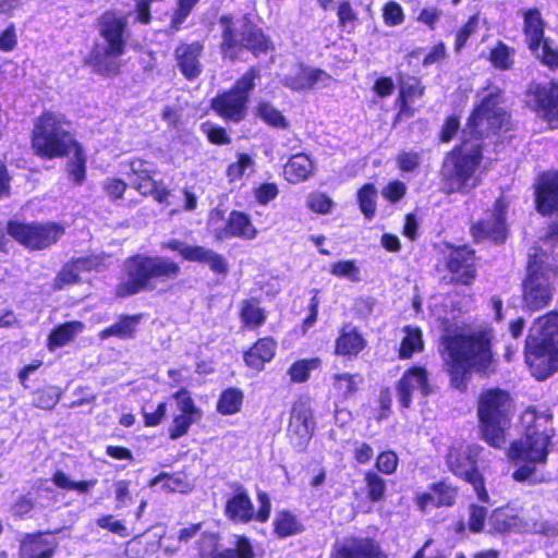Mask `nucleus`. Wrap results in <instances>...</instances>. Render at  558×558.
<instances>
[{"instance_id":"nucleus-1","label":"nucleus","mask_w":558,"mask_h":558,"mask_svg":"<svg viewBox=\"0 0 558 558\" xmlns=\"http://www.w3.org/2000/svg\"><path fill=\"white\" fill-rule=\"evenodd\" d=\"M509 121L506 109L501 106V92L498 87L488 89L472 112L466 128L463 130L464 140L456 146L444 159L440 175L444 190L448 194L470 193L481 183L477 171L482 162V147L477 140L490 132H496Z\"/></svg>"},{"instance_id":"nucleus-2","label":"nucleus","mask_w":558,"mask_h":558,"mask_svg":"<svg viewBox=\"0 0 558 558\" xmlns=\"http://www.w3.org/2000/svg\"><path fill=\"white\" fill-rule=\"evenodd\" d=\"M551 420L553 414L547 409L529 408L521 415L525 436L507 450V457L517 468L512 474L514 481L535 485L549 480L539 466L546 463L549 440L555 435Z\"/></svg>"},{"instance_id":"nucleus-3","label":"nucleus","mask_w":558,"mask_h":558,"mask_svg":"<svg viewBox=\"0 0 558 558\" xmlns=\"http://www.w3.org/2000/svg\"><path fill=\"white\" fill-rule=\"evenodd\" d=\"M490 338L489 329L482 327L461 328L442 336L441 355L456 389H466L472 371L492 372Z\"/></svg>"},{"instance_id":"nucleus-4","label":"nucleus","mask_w":558,"mask_h":558,"mask_svg":"<svg viewBox=\"0 0 558 558\" xmlns=\"http://www.w3.org/2000/svg\"><path fill=\"white\" fill-rule=\"evenodd\" d=\"M525 362L539 380L558 369V313L539 317L533 324L526 339Z\"/></svg>"},{"instance_id":"nucleus-5","label":"nucleus","mask_w":558,"mask_h":558,"mask_svg":"<svg viewBox=\"0 0 558 558\" xmlns=\"http://www.w3.org/2000/svg\"><path fill=\"white\" fill-rule=\"evenodd\" d=\"M125 270L126 278L117 288V295L121 298L151 291L159 283L174 280L180 266L168 257L138 254L125 262Z\"/></svg>"},{"instance_id":"nucleus-6","label":"nucleus","mask_w":558,"mask_h":558,"mask_svg":"<svg viewBox=\"0 0 558 558\" xmlns=\"http://www.w3.org/2000/svg\"><path fill=\"white\" fill-rule=\"evenodd\" d=\"M128 17L116 12H106L99 20L101 41L90 52L88 63L101 75L117 74L128 40Z\"/></svg>"},{"instance_id":"nucleus-7","label":"nucleus","mask_w":558,"mask_h":558,"mask_svg":"<svg viewBox=\"0 0 558 558\" xmlns=\"http://www.w3.org/2000/svg\"><path fill=\"white\" fill-rule=\"evenodd\" d=\"M512 400L502 389L482 391L477 403V415L483 439L492 447L501 448L506 444V432L510 425Z\"/></svg>"},{"instance_id":"nucleus-8","label":"nucleus","mask_w":558,"mask_h":558,"mask_svg":"<svg viewBox=\"0 0 558 558\" xmlns=\"http://www.w3.org/2000/svg\"><path fill=\"white\" fill-rule=\"evenodd\" d=\"M549 259L542 251L530 255L527 277L523 282V303L531 311L547 306L553 298L557 265Z\"/></svg>"},{"instance_id":"nucleus-9","label":"nucleus","mask_w":558,"mask_h":558,"mask_svg":"<svg viewBox=\"0 0 558 558\" xmlns=\"http://www.w3.org/2000/svg\"><path fill=\"white\" fill-rule=\"evenodd\" d=\"M65 124L61 114L52 112H46L37 119L32 137L37 155L51 159L72 153L77 143L64 128Z\"/></svg>"},{"instance_id":"nucleus-10","label":"nucleus","mask_w":558,"mask_h":558,"mask_svg":"<svg viewBox=\"0 0 558 558\" xmlns=\"http://www.w3.org/2000/svg\"><path fill=\"white\" fill-rule=\"evenodd\" d=\"M259 71L251 68L230 88L210 101V108L223 120L239 123L246 117L250 95L255 87Z\"/></svg>"},{"instance_id":"nucleus-11","label":"nucleus","mask_w":558,"mask_h":558,"mask_svg":"<svg viewBox=\"0 0 558 558\" xmlns=\"http://www.w3.org/2000/svg\"><path fill=\"white\" fill-rule=\"evenodd\" d=\"M476 448L465 446L453 447L447 454V464L456 475L464 478L473 486L481 501L489 502V496L485 489L483 476L476 469Z\"/></svg>"},{"instance_id":"nucleus-12","label":"nucleus","mask_w":558,"mask_h":558,"mask_svg":"<svg viewBox=\"0 0 558 558\" xmlns=\"http://www.w3.org/2000/svg\"><path fill=\"white\" fill-rule=\"evenodd\" d=\"M8 232L21 244L32 250H43L56 243L64 233V228L52 222L45 225L10 222Z\"/></svg>"},{"instance_id":"nucleus-13","label":"nucleus","mask_w":558,"mask_h":558,"mask_svg":"<svg viewBox=\"0 0 558 558\" xmlns=\"http://www.w3.org/2000/svg\"><path fill=\"white\" fill-rule=\"evenodd\" d=\"M238 46L251 50L255 56L270 49V43L260 29L246 22H243L239 31L227 27L223 32L222 49L225 54L233 57L231 49Z\"/></svg>"},{"instance_id":"nucleus-14","label":"nucleus","mask_w":558,"mask_h":558,"mask_svg":"<svg viewBox=\"0 0 558 558\" xmlns=\"http://www.w3.org/2000/svg\"><path fill=\"white\" fill-rule=\"evenodd\" d=\"M238 46L251 50L255 56L270 49V43L260 29L246 22H243L239 31L227 27L223 32L222 49L225 54L233 57L231 49Z\"/></svg>"},{"instance_id":"nucleus-15","label":"nucleus","mask_w":558,"mask_h":558,"mask_svg":"<svg viewBox=\"0 0 558 558\" xmlns=\"http://www.w3.org/2000/svg\"><path fill=\"white\" fill-rule=\"evenodd\" d=\"M508 203L500 197L498 198L493 209L485 213V217L478 222L474 223L471 228L472 234L475 240H492L495 242H502L507 236L506 213Z\"/></svg>"},{"instance_id":"nucleus-16","label":"nucleus","mask_w":558,"mask_h":558,"mask_svg":"<svg viewBox=\"0 0 558 558\" xmlns=\"http://www.w3.org/2000/svg\"><path fill=\"white\" fill-rule=\"evenodd\" d=\"M162 245L178 252L185 260L208 265L211 271L217 275L226 276L229 271L227 259L210 248L199 245H189L177 239L169 240Z\"/></svg>"},{"instance_id":"nucleus-17","label":"nucleus","mask_w":558,"mask_h":558,"mask_svg":"<svg viewBox=\"0 0 558 558\" xmlns=\"http://www.w3.org/2000/svg\"><path fill=\"white\" fill-rule=\"evenodd\" d=\"M254 553L250 541L240 536L235 548H225L216 534H203L198 541V558H253Z\"/></svg>"},{"instance_id":"nucleus-18","label":"nucleus","mask_w":558,"mask_h":558,"mask_svg":"<svg viewBox=\"0 0 558 558\" xmlns=\"http://www.w3.org/2000/svg\"><path fill=\"white\" fill-rule=\"evenodd\" d=\"M315 428L313 412L306 401L294 403L288 426V435L294 447L302 449L311 440Z\"/></svg>"},{"instance_id":"nucleus-19","label":"nucleus","mask_w":558,"mask_h":558,"mask_svg":"<svg viewBox=\"0 0 558 558\" xmlns=\"http://www.w3.org/2000/svg\"><path fill=\"white\" fill-rule=\"evenodd\" d=\"M396 389L401 407L409 408L413 398H425L430 393L427 371L420 366L408 369L399 379Z\"/></svg>"},{"instance_id":"nucleus-20","label":"nucleus","mask_w":558,"mask_h":558,"mask_svg":"<svg viewBox=\"0 0 558 558\" xmlns=\"http://www.w3.org/2000/svg\"><path fill=\"white\" fill-rule=\"evenodd\" d=\"M495 532H521L536 526V521L530 518L523 508L505 507L495 509L488 520Z\"/></svg>"},{"instance_id":"nucleus-21","label":"nucleus","mask_w":558,"mask_h":558,"mask_svg":"<svg viewBox=\"0 0 558 558\" xmlns=\"http://www.w3.org/2000/svg\"><path fill=\"white\" fill-rule=\"evenodd\" d=\"M531 107L550 129H558V84L531 87Z\"/></svg>"},{"instance_id":"nucleus-22","label":"nucleus","mask_w":558,"mask_h":558,"mask_svg":"<svg viewBox=\"0 0 558 558\" xmlns=\"http://www.w3.org/2000/svg\"><path fill=\"white\" fill-rule=\"evenodd\" d=\"M331 76L324 70L305 65H298L290 74L286 75L282 83L292 90L301 92L315 87H327Z\"/></svg>"},{"instance_id":"nucleus-23","label":"nucleus","mask_w":558,"mask_h":558,"mask_svg":"<svg viewBox=\"0 0 558 558\" xmlns=\"http://www.w3.org/2000/svg\"><path fill=\"white\" fill-rule=\"evenodd\" d=\"M447 267L452 274V280L469 284L475 277L474 252L465 246L450 251Z\"/></svg>"},{"instance_id":"nucleus-24","label":"nucleus","mask_w":558,"mask_h":558,"mask_svg":"<svg viewBox=\"0 0 558 558\" xmlns=\"http://www.w3.org/2000/svg\"><path fill=\"white\" fill-rule=\"evenodd\" d=\"M535 190L539 213L547 215L558 208V172H546L539 175Z\"/></svg>"},{"instance_id":"nucleus-25","label":"nucleus","mask_w":558,"mask_h":558,"mask_svg":"<svg viewBox=\"0 0 558 558\" xmlns=\"http://www.w3.org/2000/svg\"><path fill=\"white\" fill-rule=\"evenodd\" d=\"M377 545L369 538L345 537L335 543L330 558H376Z\"/></svg>"},{"instance_id":"nucleus-26","label":"nucleus","mask_w":558,"mask_h":558,"mask_svg":"<svg viewBox=\"0 0 558 558\" xmlns=\"http://www.w3.org/2000/svg\"><path fill=\"white\" fill-rule=\"evenodd\" d=\"M225 513L230 520L240 523H247L254 519V507L243 486H235L232 496L226 502Z\"/></svg>"},{"instance_id":"nucleus-27","label":"nucleus","mask_w":558,"mask_h":558,"mask_svg":"<svg viewBox=\"0 0 558 558\" xmlns=\"http://www.w3.org/2000/svg\"><path fill=\"white\" fill-rule=\"evenodd\" d=\"M257 231L252 225L248 216L240 211H232L223 229L217 232V238L223 240L227 238H242L252 240L256 236Z\"/></svg>"},{"instance_id":"nucleus-28","label":"nucleus","mask_w":558,"mask_h":558,"mask_svg":"<svg viewBox=\"0 0 558 558\" xmlns=\"http://www.w3.org/2000/svg\"><path fill=\"white\" fill-rule=\"evenodd\" d=\"M57 542L41 534L27 535L20 545V558H52Z\"/></svg>"},{"instance_id":"nucleus-29","label":"nucleus","mask_w":558,"mask_h":558,"mask_svg":"<svg viewBox=\"0 0 558 558\" xmlns=\"http://www.w3.org/2000/svg\"><path fill=\"white\" fill-rule=\"evenodd\" d=\"M202 49L199 44L194 43L191 45H181L175 50L180 70L189 80L197 77L202 72L199 63Z\"/></svg>"},{"instance_id":"nucleus-30","label":"nucleus","mask_w":558,"mask_h":558,"mask_svg":"<svg viewBox=\"0 0 558 558\" xmlns=\"http://www.w3.org/2000/svg\"><path fill=\"white\" fill-rule=\"evenodd\" d=\"M366 345L365 339L352 324H345L336 340L335 352L338 355H357Z\"/></svg>"},{"instance_id":"nucleus-31","label":"nucleus","mask_w":558,"mask_h":558,"mask_svg":"<svg viewBox=\"0 0 558 558\" xmlns=\"http://www.w3.org/2000/svg\"><path fill=\"white\" fill-rule=\"evenodd\" d=\"M276 349L277 343L272 338H262L245 352L244 361L247 366L256 371H262L264 365L274 359Z\"/></svg>"},{"instance_id":"nucleus-32","label":"nucleus","mask_w":558,"mask_h":558,"mask_svg":"<svg viewBox=\"0 0 558 558\" xmlns=\"http://www.w3.org/2000/svg\"><path fill=\"white\" fill-rule=\"evenodd\" d=\"M130 180L134 189L141 194L147 195L151 186H154L155 165L146 160L134 159L130 162Z\"/></svg>"},{"instance_id":"nucleus-33","label":"nucleus","mask_w":558,"mask_h":558,"mask_svg":"<svg viewBox=\"0 0 558 558\" xmlns=\"http://www.w3.org/2000/svg\"><path fill=\"white\" fill-rule=\"evenodd\" d=\"M524 19V34L529 48L536 51L544 37V21L541 12L537 9H529L523 13Z\"/></svg>"},{"instance_id":"nucleus-34","label":"nucleus","mask_w":558,"mask_h":558,"mask_svg":"<svg viewBox=\"0 0 558 558\" xmlns=\"http://www.w3.org/2000/svg\"><path fill=\"white\" fill-rule=\"evenodd\" d=\"M362 383L360 374L336 373L331 377V389L336 398L345 400L357 391Z\"/></svg>"},{"instance_id":"nucleus-35","label":"nucleus","mask_w":558,"mask_h":558,"mask_svg":"<svg viewBox=\"0 0 558 558\" xmlns=\"http://www.w3.org/2000/svg\"><path fill=\"white\" fill-rule=\"evenodd\" d=\"M313 162L308 156L298 154L290 158L284 166V177L291 183L305 181L313 173Z\"/></svg>"},{"instance_id":"nucleus-36","label":"nucleus","mask_w":558,"mask_h":558,"mask_svg":"<svg viewBox=\"0 0 558 558\" xmlns=\"http://www.w3.org/2000/svg\"><path fill=\"white\" fill-rule=\"evenodd\" d=\"M97 266L94 258H77L66 264L56 278V287L62 289L65 284L74 283L78 280V275L83 270H90Z\"/></svg>"},{"instance_id":"nucleus-37","label":"nucleus","mask_w":558,"mask_h":558,"mask_svg":"<svg viewBox=\"0 0 558 558\" xmlns=\"http://www.w3.org/2000/svg\"><path fill=\"white\" fill-rule=\"evenodd\" d=\"M149 486H160V489L166 493H189L193 488V484L186 476L179 473H161L150 481Z\"/></svg>"},{"instance_id":"nucleus-38","label":"nucleus","mask_w":558,"mask_h":558,"mask_svg":"<svg viewBox=\"0 0 558 558\" xmlns=\"http://www.w3.org/2000/svg\"><path fill=\"white\" fill-rule=\"evenodd\" d=\"M141 322V315L122 316L116 324L104 329L99 337L107 339L109 337H118L120 339L133 338L135 328Z\"/></svg>"},{"instance_id":"nucleus-39","label":"nucleus","mask_w":558,"mask_h":558,"mask_svg":"<svg viewBox=\"0 0 558 558\" xmlns=\"http://www.w3.org/2000/svg\"><path fill=\"white\" fill-rule=\"evenodd\" d=\"M83 330L84 324L81 322H69L58 326L49 336L50 350L68 344Z\"/></svg>"},{"instance_id":"nucleus-40","label":"nucleus","mask_w":558,"mask_h":558,"mask_svg":"<svg viewBox=\"0 0 558 558\" xmlns=\"http://www.w3.org/2000/svg\"><path fill=\"white\" fill-rule=\"evenodd\" d=\"M404 337L401 341L399 356L401 359H409L415 352L423 350L424 343L422 339V330L418 327L405 326L403 328Z\"/></svg>"},{"instance_id":"nucleus-41","label":"nucleus","mask_w":558,"mask_h":558,"mask_svg":"<svg viewBox=\"0 0 558 558\" xmlns=\"http://www.w3.org/2000/svg\"><path fill=\"white\" fill-rule=\"evenodd\" d=\"M240 317L244 326L251 329L259 327L266 320L264 310L255 300H245L241 303Z\"/></svg>"},{"instance_id":"nucleus-42","label":"nucleus","mask_w":558,"mask_h":558,"mask_svg":"<svg viewBox=\"0 0 558 558\" xmlns=\"http://www.w3.org/2000/svg\"><path fill=\"white\" fill-rule=\"evenodd\" d=\"M274 526L275 533L279 537H288L303 531L302 523L289 511L278 512L274 521Z\"/></svg>"},{"instance_id":"nucleus-43","label":"nucleus","mask_w":558,"mask_h":558,"mask_svg":"<svg viewBox=\"0 0 558 558\" xmlns=\"http://www.w3.org/2000/svg\"><path fill=\"white\" fill-rule=\"evenodd\" d=\"M424 94V87L421 82L415 77H410L401 82L400 85V113H404L410 108L408 107L409 102L414 101L416 98L422 97Z\"/></svg>"},{"instance_id":"nucleus-44","label":"nucleus","mask_w":558,"mask_h":558,"mask_svg":"<svg viewBox=\"0 0 558 558\" xmlns=\"http://www.w3.org/2000/svg\"><path fill=\"white\" fill-rule=\"evenodd\" d=\"M242 402V392L236 388H229L221 393L217 402V411L223 415L234 414L240 411Z\"/></svg>"},{"instance_id":"nucleus-45","label":"nucleus","mask_w":558,"mask_h":558,"mask_svg":"<svg viewBox=\"0 0 558 558\" xmlns=\"http://www.w3.org/2000/svg\"><path fill=\"white\" fill-rule=\"evenodd\" d=\"M73 156L68 163V172L71 180L80 185L85 180L86 174V157L82 150V147L77 144L72 148Z\"/></svg>"},{"instance_id":"nucleus-46","label":"nucleus","mask_w":558,"mask_h":558,"mask_svg":"<svg viewBox=\"0 0 558 558\" xmlns=\"http://www.w3.org/2000/svg\"><path fill=\"white\" fill-rule=\"evenodd\" d=\"M513 56L514 50L499 41L497 46L490 50L489 60L495 68L508 70L513 64Z\"/></svg>"},{"instance_id":"nucleus-47","label":"nucleus","mask_w":558,"mask_h":558,"mask_svg":"<svg viewBox=\"0 0 558 558\" xmlns=\"http://www.w3.org/2000/svg\"><path fill=\"white\" fill-rule=\"evenodd\" d=\"M202 416L178 413L173 416L172 424L169 427V437L178 439L187 434L190 427L197 423Z\"/></svg>"},{"instance_id":"nucleus-48","label":"nucleus","mask_w":558,"mask_h":558,"mask_svg":"<svg viewBox=\"0 0 558 558\" xmlns=\"http://www.w3.org/2000/svg\"><path fill=\"white\" fill-rule=\"evenodd\" d=\"M377 190L373 184H365L357 193L360 208L366 218H372L376 211Z\"/></svg>"},{"instance_id":"nucleus-49","label":"nucleus","mask_w":558,"mask_h":558,"mask_svg":"<svg viewBox=\"0 0 558 558\" xmlns=\"http://www.w3.org/2000/svg\"><path fill=\"white\" fill-rule=\"evenodd\" d=\"M255 162L247 154H239L236 161L229 165L227 175L231 182L242 179L247 172H252Z\"/></svg>"},{"instance_id":"nucleus-50","label":"nucleus","mask_w":558,"mask_h":558,"mask_svg":"<svg viewBox=\"0 0 558 558\" xmlns=\"http://www.w3.org/2000/svg\"><path fill=\"white\" fill-rule=\"evenodd\" d=\"M318 366V359L300 360L290 366L288 374L292 381L303 383L307 380L310 373Z\"/></svg>"},{"instance_id":"nucleus-51","label":"nucleus","mask_w":558,"mask_h":558,"mask_svg":"<svg viewBox=\"0 0 558 558\" xmlns=\"http://www.w3.org/2000/svg\"><path fill=\"white\" fill-rule=\"evenodd\" d=\"M364 480L368 498L375 502L383 499L386 492L385 480L372 471L365 473Z\"/></svg>"},{"instance_id":"nucleus-52","label":"nucleus","mask_w":558,"mask_h":558,"mask_svg":"<svg viewBox=\"0 0 558 558\" xmlns=\"http://www.w3.org/2000/svg\"><path fill=\"white\" fill-rule=\"evenodd\" d=\"M257 113L266 123L276 128H286L287 121L279 110L268 102H260L257 106Z\"/></svg>"},{"instance_id":"nucleus-53","label":"nucleus","mask_w":558,"mask_h":558,"mask_svg":"<svg viewBox=\"0 0 558 558\" xmlns=\"http://www.w3.org/2000/svg\"><path fill=\"white\" fill-rule=\"evenodd\" d=\"M173 398L177 401V409L179 413L198 416L203 415L202 410L195 405L191 393L186 389H180L173 395Z\"/></svg>"},{"instance_id":"nucleus-54","label":"nucleus","mask_w":558,"mask_h":558,"mask_svg":"<svg viewBox=\"0 0 558 558\" xmlns=\"http://www.w3.org/2000/svg\"><path fill=\"white\" fill-rule=\"evenodd\" d=\"M330 272L333 276L348 278L354 282L360 280V270L353 260H340L333 263L331 265Z\"/></svg>"},{"instance_id":"nucleus-55","label":"nucleus","mask_w":558,"mask_h":558,"mask_svg":"<svg viewBox=\"0 0 558 558\" xmlns=\"http://www.w3.org/2000/svg\"><path fill=\"white\" fill-rule=\"evenodd\" d=\"M306 205L311 210L325 215L330 213L333 202L326 194L314 192L307 196Z\"/></svg>"},{"instance_id":"nucleus-56","label":"nucleus","mask_w":558,"mask_h":558,"mask_svg":"<svg viewBox=\"0 0 558 558\" xmlns=\"http://www.w3.org/2000/svg\"><path fill=\"white\" fill-rule=\"evenodd\" d=\"M480 17L477 14L471 16L469 21L457 32L454 48L460 51L466 44L471 35L478 28Z\"/></svg>"},{"instance_id":"nucleus-57","label":"nucleus","mask_w":558,"mask_h":558,"mask_svg":"<svg viewBox=\"0 0 558 558\" xmlns=\"http://www.w3.org/2000/svg\"><path fill=\"white\" fill-rule=\"evenodd\" d=\"M337 15L340 26L348 33H351L357 21L356 13L352 9L351 4L347 1L341 2L338 7Z\"/></svg>"},{"instance_id":"nucleus-58","label":"nucleus","mask_w":558,"mask_h":558,"mask_svg":"<svg viewBox=\"0 0 558 558\" xmlns=\"http://www.w3.org/2000/svg\"><path fill=\"white\" fill-rule=\"evenodd\" d=\"M59 402V393L54 388L37 390L35 392L34 405L44 410H51Z\"/></svg>"},{"instance_id":"nucleus-59","label":"nucleus","mask_w":558,"mask_h":558,"mask_svg":"<svg viewBox=\"0 0 558 558\" xmlns=\"http://www.w3.org/2000/svg\"><path fill=\"white\" fill-rule=\"evenodd\" d=\"M421 154L413 150L400 151L397 156V165L401 171L412 172L421 165Z\"/></svg>"},{"instance_id":"nucleus-60","label":"nucleus","mask_w":558,"mask_h":558,"mask_svg":"<svg viewBox=\"0 0 558 558\" xmlns=\"http://www.w3.org/2000/svg\"><path fill=\"white\" fill-rule=\"evenodd\" d=\"M385 24L388 26H397L403 23L404 13L401 5L396 1L388 2L383 10Z\"/></svg>"},{"instance_id":"nucleus-61","label":"nucleus","mask_w":558,"mask_h":558,"mask_svg":"<svg viewBox=\"0 0 558 558\" xmlns=\"http://www.w3.org/2000/svg\"><path fill=\"white\" fill-rule=\"evenodd\" d=\"M469 510V529L474 533L482 532L487 518V509L482 506L471 505Z\"/></svg>"},{"instance_id":"nucleus-62","label":"nucleus","mask_w":558,"mask_h":558,"mask_svg":"<svg viewBox=\"0 0 558 558\" xmlns=\"http://www.w3.org/2000/svg\"><path fill=\"white\" fill-rule=\"evenodd\" d=\"M435 492V506H451L454 502L457 497V492L454 488L439 483L433 486Z\"/></svg>"},{"instance_id":"nucleus-63","label":"nucleus","mask_w":558,"mask_h":558,"mask_svg":"<svg viewBox=\"0 0 558 558\" xmlns=\"http://www.w3.org/2000/svg\"><path fill=\"white\" fill-rule=\"evenodd\" d=\"M398 466V457L391 451L381 452L376 459V468L379 472L390 475L395 473Z\"/></svg>"},{"instance_id":"nucleus-64","label":"nucleus","mask_w":558,"mask_h":558,"mask_svg":"<svg viewBox=\"0 0 558 558\" xmlns=\"http://www.w3.org/2000/svg\"><path fill=\"white\" fill-rule=\"evenodd\" d=\"M96 523L99 527L108 530L119 536H128L125 525L120 520H116L111 514L98 518Z\"/></svg>"}]
</instances>
